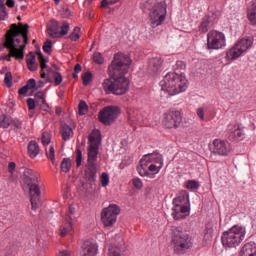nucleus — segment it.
<instances>
[{"label":"nucleus","instance_id":"obj_1","mask_svg":"<svg viewBox=\"0 0 256 256\" xmlns=\"http://www.w3.org/2000/svg\"><path fill=\"white\" fill-rule=\"evenodd\" d=\"M131 65V58L129 56L118 53L108 67V73L111 78L105 79L102 87L105 93H112L113 95H125L129 91V79L125 77Z\"/></svg>","mask_w":256,"mask_h":256},{"label":"nucleus","instance_id":"obj_2","mask_svg":"<svg viewBox=\"0 0 256 256\" xmlns=\"http://www.w3.org/2000/svg\"><path fill=\"white\" fill-rule=\"evenodd\" d=\"M163 169V156L157 152L144 155L140 160L137 171L141 177L155 179V175Z\"/></svg>","mask_w":256,"mask_h":256},{"label":"nucleus","instance_id":"obj_3","mask_svg":"<svg viewBox=\"0 0 256 256\" xmlns=\"http://www.w3.org/2000/svg\"><path fill=\"white\" fill-rule=\"evenodd\" d=\"M140 7L144 13L149 11V23L153 29L159 27V25H163L165 17H167V6H165V3H157V0H146L141 3Z\"/></svg>","mask_w":256,"mask_h":256},{"label":"nucleus","instance_id":"obj_4","mask_svg":"<svg viewBox=\"0 0 256 256\" xmlns=\"http://www.w3.org/2000/svg\"><path fill=\"white\" fill-rule=\"evenodd\" d=\"M24 187H27L30 193V201L32 210L37 211L39 209V197L41 196V190L39 189V174L29 168L24 170Z\"/></svg>","mask_w":256,"mask_h":256},{"label":"nucleus","instance_id":"obj_5","mask_svg":"<svg viewBox=\"0 0 256 256\" xmlns=\"http://www.w3.org/2000/svg\"><path fill=\"white\" fill-rule=\"evenodd\" d=\"M245 239V228L235 225L228 231L223 232L221 242L225 249H235Z\"/></svg>","mask_w":256,"mask_h":256},{"label":"nucleus","instance_id":"obj_6","mask_svg":"<svg viewBox=\"0 0 256 256\" xmlns=\"http://www.w3.org/2000/svg\"><path fill=\"white\" fill-rule=\"evenodd\" d=\"M171 239L174 246V251L178 253V255L183 254L187 251V249H191V238L187 233L181 231V228H171Z\"/></svg>","mask_w":256,"mask_h":256},{"label":"nucleus","instance_id":"obj_7","mask_svg":"<svg viewBox=\"0 0 256 256\" xmlns=\"http://www.w3.org/2000/svg\"><path fill=\"white\" fill-rule=\"evenodd\" d=\"M172 216L177 221L185 219L189 215V193L181 192L178 197L173 200Z\"/></svg>","mask_w":256,"mask_h":256},{"label":"nucleus","instance_id":"obj_8","mask_svg":"<svg viewBox=\"0 0 256 256\" xmlns=\"http://www.w3.org/2000/svg\"><path fill=\"white\" fill-rule=\"evenodd\" d=\"M253 45V40L251 38H242L239 40L231 49L226 51L225 59L227 63H231V61H236L242 55H245L251 46Z\"/></svg>","mask_w":256,"mask_h":256},{"label":"nucleus","instance_id":"obj_9","mask_svg":"<svg viewBox=\"0 0 256 256\" xmlns=\"http://www.w3.org/2000/svg\"><path fill=\"white\" fill-rule=\"evenodd\" d=\"M99 145H101V132L95 129L89 135L87 165L97 166V156L99 155Z\"/></svg>","mask_w":256,"mask_h":256},{"label":"nucleus","instance_id":"obj_10","mask_svg":"<svg viewBox=\"0 0 256 256\" xmlns=\"http://www.w3.org/2000/svg\"><path fill=\"white\" fill-rule=\"evenodd\" d=\"M17 35H19V32H14L13 37L6 38L4 47L9 50V54L2 57L4 61H11V57L18 60H23L25 58V45H21L17 48V45H15V41L13 40Z\"/></svg>","mask_w":256,"mask_h":256},{"label":"nucleus","instance_id":"obj_11","mask_svg":"<svg viewBox=\"0 0 256 256\" xmlns=\"http://www.w3.org/2000/svg\"><path fill=\"white\" fill-rule=\"evenodd\" d=\"M15 33H18V35L14 36ZM29 24L18 23L11 25V33L6 36V39H9L13 37L14 45L17 46V49H19V43L23 41L25 47L29 44Z\"/></svg>","mask_w":256,"mask_h":256},{"label":"nucleus","instance_id":"obj_12","mask_svg":"<svg viewBox=\"0 0 256 256\" xmlns=\"http://www.w3.org/2000/svg\"><path fill=\"white\" fill-rule=\"evenodd\" d=\"M121 114L119 106H106L98 114L100 123L103 125H113Z\"/></svg>","mask_w":256,"mask_h":256},{"label":"nucleus","instance_id":"obj_13","mask_svg":"<svg viewBox=\"0 0 256 256\" xmlns=\"http://www.w3.org/2000/svg\"><path fill=\"white\" fill-rule=\"evenodd\" d=\"M121 213L119 206L111 204L104 208L101 213V221L105 227H112L117 223V215Z\"/></svg>","mask_w":256,"mask_h":256},{"label":"nucleus","instance_id":"obj_14","mask_svg":"<svg viewBox=\"0 0 256 256\" xmlns=\"http://www.w3.org/2000/svg\"><path fill=\"white\" fill-rule=\"evenodd\" d=\"M227 45L225 34L216 30H212L207 34L208 49H223Z\"/></svg>","mask_w":256,"mask_h":256},{"label":"nucleus","instance_id":"obj_15","mask_svg":"<svg viewBox=\"0 0 256 256\" xmlns=\"http://www.w3.org/2000/svg\"><path fill=\"white\" fill-rule=\"evenodd\" d=\"M183 122V115L180 111L170 110L164 114L163 125L167 129H177Z\"/></svg>","mask_w":256,"mask_h":256},{"label":"nucleus","instance_id":"obj_16","mask_svg":"<svg viewBox=\"0 0 256 256\" xmlns=\"http://www.w3.org/2000/svg\"><path fill=\"white\" fill-rule=\"evenodd\" d=\"M179 74L180 73H177V72L167 73L164 76L163 80L160 81V86L162 88V91H167L169 95L173 96L174 91H177V88H175V83L177 82Z\"/></svg>","mask_w":256,"mask_h":256},{"label":"nucleus","instance_id":"obj_17","mask_svg":"<svg viewBox=\"0 0 256 256\" xmlns=\"http://www.w3.org/2000/svg\"><path fill=\"white\" fill-rule=\"evenodd\" d=\"M211 153L212 155L227 157L231 153V144L225 140L215 139L212 143Z\"/></svg>","mask_w":256,"mask_h":256},{"label":"nucleus","instance_id":"obj_18","mask_svg":"<svg viewBox=\"0 0 256 256\" xmlns=\"http://www.w3.org/2000/svg\"><path fill=\"white\" fill-rule=\"evenodd\" d=\"M75 207L69 206L68 212L65 216V224L60 228V235L65 237L67 233L73 231V219L75 218Z\"/></svg>","mask_w":256,"mask_h":256},{"label":"nucleus","instance_id":"obj_19","mask_svg":"<svg viewBox=\"0 0 256 256\" xmlns=\"http://www.w3.org/2000/svg\"><path fill=\"white\" fill-rule=\"evenodd\" d=\"M227 136L230 141H241L245 138V131L239 124H230L227 127Z\"/></svg>","mask_w":256,"mask_h":256},{"label":"nucleus","instance_id":"obj_20","mask_svg":"<svg viewBox=\"0 0 256 256\" xmlns=\"http://www.w3.org/2000/svg\"><path fill=\"white\" fill-rule=\"evenodd\" d=\"M99 245L95 240H86L82 245L80 256H97Z\"/></svg>","mask_w":256,"mask_h":256},{"label":"nucleus","instance_id":"obj_21","mask_svg":"<svg viewBox=\"0 0 256 256\" xmlns=\"http://www.w3.org/2000/svg\"><path fill=\"white\" fill-rule=\"evenodd\" d=\"M163 67V60L160 56L153 57L149 60L148 63V73L150 75H157V73H161Z\"/></svg>","mask_w":256,"mask_h":256},{"label":"nucleus","instance_id":"obj_22","mask_svg":"<svg viewBox=\"0 0 256 256\" xmlns=\"http://www.w3.org/2000/svg\"><path fill=\"white\" fill-rule=\"evenodd\" d=\"M176 91L172 92V95H179V93H183L187 91V87H189V82L183 73L178 74V78H176V82L174 84Z\"/></svg>","mask_w":256,"mask_h":256},{"label":"nucleus","instance_id":"obj_23","mask_svg":"<svg viewBox=\"0 0 256 256\" xmlns=\"http://www.w3.org/2000/svg\"><path fill=\"white\" fill-rule=\"evenodd\" d=\"M61 24L56 20H51L47 25V33L50 37L57 38L59 37V29Z\"/></svg>","mask_w":256,"mask_h":256},{"label":"nucleus","instance_id":"obj_24","mask_svg":"<svg viewBox=\"0 0 256 256\" xmlns=\"http://www.w3.org/2000/svg\"><path fill=\"white\" fill-rule=\"evenodd\" d=\"M38 61L41 67V71H40L41 79H45L47 77V74L45 73V69L48 73H51V69L49 68V66H47V59L43 57V54L41 52L38 53Z\"/></svg>","mask_w":256,"mask_h":256},{"label":"nucleus","instance_id":"obj_25","mask_svg":"<svg viewBox=\"0 0 256 256\" xmlns=\"http://www.w3.org/2000/svg\"><path fill=\"white\" fill-rule=\"evenodd\" d=\"M85 177L89 183H95L97 181V166L87 165Z\"/></svg>","mask_w":256,"mask_h":256},{"label":"nucleus","instance_id":"obj_26","mask_svg":"<svg viewBox=\"0 0 256 256\" xmlns=\"http://www.w3.org/2000/svg\"><path fill=\"white\" fill-rule=\"evenodd\" d=\"M127 113H128V121L130 125H137V123L141 121V115L139 114V110L129 108Z\"/></svg>","mask_w":256,"mask_h":256},{"label":"nucleus","instance_id":"obj_27","mask_svg":"<svg viewBox=\"0 0 256 256\" xmlns=\"http://www.w3.org/2000/svg\"><path fill=\"white\" fill-rule=\"evenodd\" d=\"M41 149L39 148V144H37L35 141H30L28 144V155L31 157V159H35L37 155H39V152Z\"/></svg>","mask_w":256,"mask_h":256},{"label":"nucleus","instance_id":"obj_28","mask_svg":"<svg viewBox=\"0 0 256 256\" xmlns=\"http://www.w3.org/2000/svg\"><path fill=\"white\" fill-rule=\"evenodd\" d=\"M61 135L64 141H69L73 135V129L67 124H62Z\"/></svg>","mask_w":256,"mask_h":256},{"label":"nucleus","instance_id":"obj_29","mask_svg":"<svg viewBox=\"0 0 256 256\" xmlns=\"http://www.w3.org/2000/svg\"><path fill=\"white\" fill-rule=\"evenodd\" d=\"M26 64L29 69V71H37V64H35V54L33 52H30L26 56Z\"/></svg>","mask_w":256,"mask_h":256},{"label":"nucleus","instance_id":"obj_30","mask_svg":"<svg viewBox=\"0 0 256 256\" xmlns=\"http://www.w3.org/2000/svg\"><path fill=\"white\" fill-rule=\"evenodd\" d=\"M248 19L252 25H256V0H252V4L248 9Z\"/></svg>","mask_w":256,"mask_h":256},{"label":"nucleus","instance_id":"obj_31","mask_svg":"<svg viewBox=\"0 0 256 256\" xmlns=\"http://www.w3.org/2000/svg\"><path fill=\"white\" fill-rule=\"evenodd\" d=\"M11 123H12L11 117L7 115L0 116V127H2V129H7V127H9Z\"/></svg>","mask_w":256,"mask_h":256},{"label":"nucleus","instance_id":"obj_32","mask_svg":"<svg viewBox=\"0 0 256 256\" xmlns=\"http://www.w3.org/2000/svg\"><path fill=\"white\" fill-rule=\"evenodd\" d=\"M61 171L63 173H69L71 171V159L69 158H64L61 162Z\"/></svg>","mask_w":256,"mask_h":256},{"label":"nucleus","instance_id":"obj_33","mask_svg":"<svg viewBox=\"0 0 256 256\" xmlns=\"http://www.w3.org/2000/svg\"><path fill=\"white\" fill-rule=\"evenodd\" d=\"M107 256H121V248L115 245L109 246Z\"/></svg>","mask_w":256,"mask_h":256},{"label":"nucleus","instance_id":"obj_34","mask_svg":"<svg viewBox=\"0 0 256 256\" xmlns=\"http://www.w3.org/2000/svg\"><path fill=\"white\" fill-rule=\"evenodd\" d=\"M78 111L79 115H87L89 111V106H87V103L85 101H80L78 105Z\"/></svg>","mask_w":256,"mask_h":256},{"label":"nucleus","instance_id":"obj_35","mask_svg":"<svg viewBox=\"0 0 256 256\" xmlns=\"http://www.w3.org/2000/svg\"><path fill=\"white\" fill-rule=\"evenodd\" d=\"M201 33H207L209 31V18H204L199 26Z\"/></svg>","mask_w":256,"mask_h":256},{"label":"nucleus","instance_id":"obj_36","mask_svg":"<svg viewBox=\"0 0 256 256\" xmlns=\"http://www.w3.org/2000/svg\"><path fill=\"white\" fill-rule=\"evenodd\" d=\"M215 230L211 226H206L205 234H204V239L206 241H211L213 239V233Z\"/></svg>","mask_w":256,"mask_h":256},{"label":"nucleus","instance_id":"obj_37","mask_svg":"<svg viewBox=\"0 0 256 256\" xmlns=\"http://www.w3.org/2000/svg\"><path fill=\"white\" fill-rule=\"evenodd\" d=\"M186 65L183 61H177L174 65V73H183L181 71H185Z\"/></svg>","mask_w":256,"mask_h":256},{"label":"nucleus","instance_id":"obj_38","mask_svg":"<svg viewBox=\"0 0 256 256\" xmlns=\"http://www.w3.org/2000/svg\"><path fill=\"white\" fill-rule=\"evenodd\" d=\"M69 33V23L62 22L60 25L59 36L67 35Z\"/></svg>","mask_w":256,"mask_h":256},{"label":"nucleus","instance_id":"obj_39","mask_svg":"<svg viewBox=\"0 0 256 256\" xmlns=\"http://www.w3.org/2000/svg\"><path fill=\"white\" fill-rule=\"evenodd\" d=\"M79 33H81V28L80 27H75L73 32L69 36L71 41H77L80 37Z\"/></svg>","mask_w":256,"mask_h":256},{"label":"nucleus","instance_id":"obj_40","mask_svg":"<svg viewBox=\"0 0 256 256\" xmlns=\"http://www.w3.org/2000/svg\"><path fill=\"white\" fill-rule=\"evenodd\" d=\"M83 161V153L81 152V149H76V167H81V163Z\"/></svg>","mask_w":256,"mask_h":256},{"label":"nucleus","instance_id":"obj_41","mask_svg":"<svg viewBox=\"0 0 256 256\" xmlns=\"http://www.w3.org/2000/svg\"><path fill=\"white\" fill-rule=\"evenodd\" d=\"M93 61L94 63H97V65H103V61H104L103 55H101V53L99 52H95L93 54Z\"/></svg>","mask_w":256,"mask_h":256},{"label":"nucleus","instance_id":"obj_42","mask_svg":"<svg viewBox=\"0 0 256 256\" xmlns=\"http://www.w3.org/2000/svg\"><path fill=\"white\" fill-rule=\"evenodd\" d=\"M35 99H39L44 107L49 108V105H47V101L45 100V94L43 92H37L35 94Z\"/></svg>","mask_w":256,"mask_h":256},{"label":"nucleus","instance_id":"obj_43","mask_svg":"<svg viewBox=\"0 0 256 256\" xmlns=\"http://www.w3.org/2000/svg\"><path fill=\"white\" fill-rule=\"evenodd\" d=\"M52 73L55 85H61V83L63 82V76L61 75V73L55 71H53Z\"/></svg>","mask_w":256,"mask_h":256},{"label":"nucleus","instance_id":"obj_44","mask_svg":"<svg viewBox=\"0 0 256 256\" xmlns=\"http://www.w3.org/2000/svg\"><path fill=\"white\" fill-rule=\"evenodd\" d=\"M92 79H93V74H91V72H86L82 76V80H83L84 85H89V83H91Z\"/></svg>","mask_w":256,"mask_h":256},{"label":"nucleus","instance_id":"obj_45","mask_svg":"<svg viewBox=\"0 0 256 256\" xmlns=\"http://www.w3.org/2000/svg\"><path fill=\"white\" fill-rule=\"evenodd\" d=\"M4 83L5 85H7V87H11V85H13V75L11 74V72H6Z\"/></svg>","mask_w":256,"mask_h":256},{"label":"nucleus","instance_id":"obj_46","mask_svg":"<svg viewBox=\"0 0 256 256\" xmlns=\"http://www.w3.org/2000/svg\"><path fill=\"white\" fill-rule=\"evenodd\" d=\"M12 125L14 127V131H16V133H20L21 129L23 127V122L19 121V120H12Z\"/></svg>","mask_w":256,"mask_h":256},{"label":"nucleus","instance_id":"obj_47","mask_svg":"<svg viewBox=\"0 0 256 256\" xmlns=\"http://www.w3.org/2000/svg\"><path fill=\"white\" fill-rule=\"evenodd\" d=\"M186 188L187 189H199V182H197L195 180H189L186 183Z\"/></svg>","mask_w":256,"mask_h":256},{"label":"nucleus","instance_id":"obj_48","mask_svg":"<svg viewBox=\"0 0 256 256\" xmlns=\"http://www.w3.org/2000/svg\"><path fill=\"white\" fill-rule=\"evenodd\" d=\"M196 115L200 121H205V109L203 107L197 108Z\"/></svg>","mask_w":256,"mask_h":256},{"label":"nucleus","instance_id":"obj_49","mask_svg":"<svg viewBox=\"0 0 256 256\" xmlns=\"http://www.w3.org/2000/svg\"><path fill=\"white\" fill-rule=\"evenodd\" d=\"M101 185L102 187H107V185H109V175H107V173H102Z\"/></svg>","mask_w":256,"mask_h":256},{"label":"nucleus","instance_id":"obj_50","mask_svg":"<svg viewBox=\"0 0 256 256\" xmlns=\"http://www.w3.org/2000/svg\"><path fill=\"white\" fill-rule=\"evenodd\" d=\"M115 3H119V0H102L101 7H109V5H115Z\"/></svg>","mask_w":256,"mask_h":256},{"label":"nucleus","instance_id":"obj_51","mask_svg":"<svg viewBox=\"0 0 256 256\" xmlns=\"http://www.w3.org/2000/svg\"><path fill=\"white\" fill-rule=\"evenodd\" d=\"M41 141L43 145H49V143H51V137H49V134L43 133Z\"/></svg>","mask_w":256,"mask_h":256},{"label":"nucleus","instance_id":"obj_52","mask_svg":"<svg viewBox=\"0 0 256 256\" xmlns=\"http://www.w3.org/2000/svg\"><path fill=\"white\" fill-rule=\"evenodd\" d=\"M16 168H17V164H15V162H10L8 164V172L10 173V175H13L15 173Z\"/></svg>","mask_w":256,"mask_h":256},{"label":"nucleus","instance_id":"obj_53","mask_svg":"<svg viewBox=\"0 0 256 256\" xmlns=\"http://www.w3.org/2000/svg\"><path fill=\"white\" fill-rule=\"evenodd\" d=\"M133 185H134V187H135L136 189H142V187H143V182L141 181V179L135 178V179L133 180Z\"/></svg>","mask_w":256,"mask_h":256},{"label":"nucleus","instance_id":"obj_54","mask_svg":"<svg viewBox=\"0 0 256 256\" xmlns=\"http://www.w3.org/2000/svg\"><path fill=\"white\" fill-rule=\"evenodd\" d=\"M44 53H51V41H46L43 45Z\"/></svg>","mask_w":256,"mask_h":256},{"label":"nucleus","instance_id":"obj_55","mask_svg":"<svg viewBox=\"0 0 256 256\" xmlns=\"http://www.w3.org/2000/svg\"><path fill=\"white\" fill-rule=\"evenodd\" d=\"M48 159H50L52 163L55 161V148H53V146L49 149Z\"/></svg>","mask_w":256,"mask_h":256},{"label":"nucleus","instance_id":"obj_56","mask_svg":"<svg viewBox=\"0 0 256 256\" xmlns=\"http://www.w3.org/2000/svg\"><path fill=\"white\" fill-rule=\"evenodd\" d=\"M35 85H37V82H35V79L31 78L27 81L26 86H28V89L35 88Z\"/></svg>","mask_w":256,"mask_h":256},{"label":"nucleus","instance_id":"obj_57","mask_svg":"<svg viewBox=\"0 0 256 256\" xmlns=\"http://www.w3.org/2000/svg\"><path fill=\"white\" fill-rule=\"evenodd\" d=\"M28 109L33 110L35 109V100L33 98H29L27 100Z\"/></svg>","mask_w":256,"mask_h":256},{"label":"nucleus","instance_id":"obj_58","mask_svg":"<svg viewBox=\"0 0 256 256\" xmlns=\"http://www.w3.org/2000/svg\"><path fill=\"white\" fill-rule=\"evenodd\" d=\"M7 17V9L0 8V21H5Z\"/></svg>","mask_w":256,"mask_h":256},{"label":"nucleus","instance_id":"obj_59","mask_svg":"<svg viewBox=\"0 0 256 256\" xmlns=\"http://www.w3.org/2000/svg\"><path fill=\"white\" fill-rule=\"evenodd\" d=\"M29 89L30 88H28V86L25 85L18 90V93H19V95H26L28 93Z\"/></svg>","mask_w":256,"mask_h":256},{"label":"nucleus","instance_id":"obj_60","mask_svg":"<svg viewBox=\"0 0 256 256\" xmlns=\"http://www.w3.org/2000/svg\"><path fill=\"white\" fill-rule=\"evenodd\" d=\"M6 5H7V7H9L10 9H13V7H15V1H14V0H7V1H6Z\"/></svg>","mask_w":256,"mask_h":256},{"label":"nucleus","instance_id":"obj_61","mask_svg":"<svg viewBox=\"0 0 256 256\" xmlns=\"http://www.w3.org/2000/svg\"><path fill=\"white\" fill-rule=\"evenodd\" d=\"M58 256H71V253L67 250H62L59 252Z\"/></svg>","mask_w":256,"mask_h":256},{"label":"nucleus","instance_id":"obj_62","mask_svg":"<svg viewBox=\"0 0 256 256\" xmlns=\"http://www.w3.org/2000/svg\"><path fill=\"white\" fill-rule=\"evenodd\" d=\"M81 69H82V67L80 66V64H76L74 67L75 73H81Z\"/></svg>","mask_w":256,"mask_h":256},{"label":"nucleus","instance_id":"obj_63","mask_svg":"<svg viewBox=\"0 0 256 256\" xmlns=\"http://www.w3.org/2000/svg\"><path fill=\"white\" fill-rule=\"evenodd\" d=\"M0 9H7L5 6V0H0Z\"/></svg>","mask_w":256,"mask_h":256},{"label":"nucleus","instance_id":"obj_64","mask_svg":"<svg viewBox=\"0 0 256 256\" xmlns=\"http://www.w3.org/2000/svg\"><path fill=\"white\" fill-rule=\"evenodd\" d=\"M44 86H45V83L43 81L38 82V87H44Z\"/></svg>","mask_w":256,"mask_h":256}]
</instances>
